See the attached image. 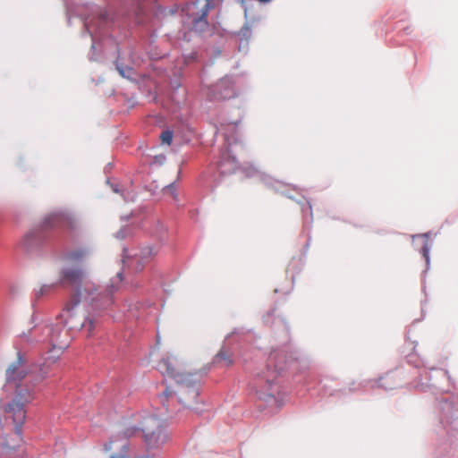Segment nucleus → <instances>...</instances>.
Returning <instances> with one entry per match:
<instances>
[{
  "label": "nucleus",
  "mask_w": 458,
  "mask_h": 458,
  "mask_svg": "<svg viewBox=\"0 0 458 458\" xmlns=\"http://www.w3.org/2000/svg\"><path fill=\"white\" fill-rule=\"evenodd\" d=\"M89 283H85L76 290L75 294L61 315L64 327L70 332L83 330L87 336L93 335L98 321L95 316L89 313L86 307L91 306L92 309H95L98 306V302L101 301L100 306L106 308L112 302L108 295L92 294L89 291Z\"/></svg>",
  "instance_id": "1"
},
{
  "label": "nucleus",
  "mask_w": 458,
  "mask_h": 458,
  "mask_svg": "<svg viewBox=\"0 0 458 458\" xmlns=\"http://www.w3.org/2000/svg\"><path fill=\"white\" fill-rule=\"evenodd\" d=\"M199 379L196 374H186L171 383L162 394L159 401L169 414H174L175 403L183 408L191 409L199 396Z\"/></svg>",
  "instance_id": "2"
},
{
  "label": "nucleus",
  "mask_w": 458,
  "mask_h": 458,
  "mask_svg": "<svg viewBox=\"0 0 458 458\" xmlns=\"http://www.w3.org/2000/svg\"><path fill=\"white\" fill-rule=\"evenodd\" d=\"M65 327L56 324L55 326L47 327L46 330L49 336V344L52 348L45 354L44 361L39 365L38 374L35 376L34 380L37 384L47 378L50 372L53 371L54 366L63 353V351L70 343V330Z\"/></svg>",
  "instance_id": "3"
},
{
  "label": "nucleus",
  "mask_w": 458,
  "mask_h": 458,
  "mask_svg": "<svg viewBox=\"0 0 458 458\" xmlns=\"http://www.w3.org/2000/svg\"><path fill=\"white\" fill-rule=\"evenodd\" d=\"M287 360V355L283 351H273L269 354L267 369L258 376L255 383L259 398L274 396L275 382L278 375L285 369Z\"/></svg>",
  "instance_id": "4"
},
{
  "label": "nucleus",
  "mask_w": 458,
  "mask_h": 458,
  "mask_svg": "<svg viewBox=\"0 0 458 458\" xmlns=\"http://www.w3.org/2000/svg\"><path fill=\"white\" fill-rule=\"evenodd\" d=\"M88 254L89 251L86 249L80 248L71 250L64 255L62 260L65 267H64L60 272V283H67L69 284H78L79 285L77 289L85 283H89V291L92 293V294H96L98 293V289L95 284L89 281H83L84 272L81 268L69 267L82 261Z\"/></svg>",
  "instance_id": "5"
},
{
  "label": "nucleus",
  "mask_w": 458,
  "mask_h": 458,
  "mask_svg": "<svg viewBox=\"0 0 458 458\" xmlns=\"http://www.w3.org/2000/svg\"><path fill=\"white\" fill-rule=\"evenodd\" d=\"M212 0H196L188 3L182 9V12L188 17V23L192 30L198 32H203L208 26L207 15L211 8Z\"/></svg>",
  "instance_id": "6"
},
{
  "label": "nucleus",
  "mask_w": 458,
  "mask_h": 458,
  "mask_svg": "<svg viewBox=\"0 0 458 458\" xmlns=\"http://www.w3.org/2000/svg\"><path fill=\"white\" fill-rule=\"evenodd\" d=\"M157 369L165 377L176 379L186 375L184 373V362L176 355L167 353L157 363Z\"/></svg>",
  "instance_id": "7"
},
{
  "label": "nucleus",
  "mask_w": 458,
  "mask_h": 458,
  "mask_svg": "<svg viewBox=\"0 0 458 458\" xmlns=\"http://www.w3.org/2000/svg\"><path fill=\"white\" fill-rule=\"evenodd\" d=\"M46 222L52 227L72 228L74 225V218L68 212L52 213L47 217Z\"/></svg>",
  "instance_id": "8"
},
{
  "label": "nucleus",
  "mask_w": 458,
  "mask_h": 458,
  "mask_svg": "<svg viewBox=\"0 0 458 458\" xmlns=\"http://www.w3.org/2000/svg\"><path fill=\"white\" fill-rule=\"evenodd\" d=\"M25 377L23 369V360L19 354L15 362L12 363L6 370V378L8 381L21 380Z\"/></svg>",
  "instance_id": "9"
},
{
  "label": "nucleus",
  "mask_w": 458,
  "mask_h": 458,
  "mask_svg": "<svg viewBox=\"0 0 458 458\" xmlns=\"http://www.w3.org/2000/svg\"><path fill=\"white\" fill-rule=\"evenodd\" d=\"M157 253V250L151 246H146L134 254V260L138 263V269H142L144 265L149 262Z\"/></svg>",
  "instance_id": "10"
},
{
  "label": "nucleus",
  "mask_w": 458,
  "mask_h": 458,
  "mask_svg": "<svg viewBox=\"0 0 458 458\" xmlns=\"http://www.w3.org/2000/svg\"><path fill=\"white\" fill-rule=\"evenodd\" d=\"M236 167V160L234 157L223 154L221 160L216 164V168L221 174H231Z\"/></svg>",
  "instance_id": "11"
},
{
  "label": "nucleus",
  "mask_w": 458,
  "mask_h": 458,
  "mask_svg": "<svg viewBox=\"0 0 458 458\" xmlns=\"http://www.w3.org/2000/svg\"><path fill=\"white\" fill-rule=\"evenodd\" d=\"M214 363L225 366V367H230L233 364V360L232 358V355L225 350H221L214 358Z\"/></svg>",
  "instance_id": "12"
},
{
  "label": "nucleus",
  "mask_w": 458,
  "mask_h": 458,
  "mask_svg": "<svg viewBox=\"0 0 458 458\" xmlns=\"http://www.w3.org/2000/svg\"><path fill=\"white\" fill-rule=\"evenodd\" d=\"M18 445V444L11 445L5 438H4V441L1 442V455L4 457H11Z\"/></svg>",
  "instance_id": "13"
},
{
  "label": "nucleus",
  "mask_w": 458,
  "mask_h": 458,
  "mask_svg": "<svg viewBox=\"0 0 458 458\" xmlns=\"http://www.w3.org/2000/svg\"><path fill=\"white\" fill-rule=\"evenodd\" d=\"M160 140L162 143L170 145L173 140V131L170 130L163 131L160 134Z\"/></svg>",
  "instance_id": "14"
},
{
  "label": "nucleus",
  "mask_w": 458,
  "mask_h": 458,
  "mask_svg": "<svg viewBox=\"0 0 458 458\" xmlns=\"http://www.w3.org/2000/svg\"><path fill=\"white\" fill-rule=\"evenodd\" d=\"M55 287V284H45L40 287V289L37 292V296H42L44 294H47L50 293L54 288Z\"/></svg>",
  "instance_id": "15"
},
{
  "label": "nucleus",
  "mask_w": 458,
  "mask_h": 458,
  "mask_svg": "<svg viewBox=\"0 0 458 458\" xmlns=\"http://www.w3.org/2000/svg\"><path fill=\"white\" fill-rule=\"evenodd\" d=\"M116 68L120 75L123 77L129 78L130 75L131 74V70L130 68L123 69L118 65L116 66Z\"/></svg>",
  "instance_id": "16"
},
{
  "label": "nucleus",
  "mask_w": 458,
  "mask_h": 458,
  "mask_svg": "<svg viewBox=\"0 0 458 458\" xmlns=\"http://www.w3.org/2000/svg\"><path fill=\"white\" fill-rule=\"evenodd\" d=\"M422 254L426 258V259H428V249L427 246H424L422 248Z\"/></svg>",
  "instance_id": "17"
},
{
  "label": "nucleus",
  "mask_w": 458,
  "mask_h": 458,
  "mask_svg": "<svg viewBox=\"0 0 458 458\" xmlns=\"http://www.w3.org/2000/svg\"><path fill=\"white\" fill-rule=\"evenodd\" d=\"M169 192H171V194L174 196V198H175V195H174V190L173 188L170 186L167 190Z\"/></svg>",
  "instance_id": "18"
},
{
  "label": "nucleus",
  "mask_w": 458,
  "mask_h": 458,
  "mask_svg": "<svg viewBox=\"0 0 458 458\" xmlns=\"http://www.w3.org/2000/svg\"><path fill=\"white\" fill-rule=\"evenodd\" d=\"M223 85V82H220L217 87H221Z\"/></svg>",
  "instance_id": "19"
}]
</instances>
